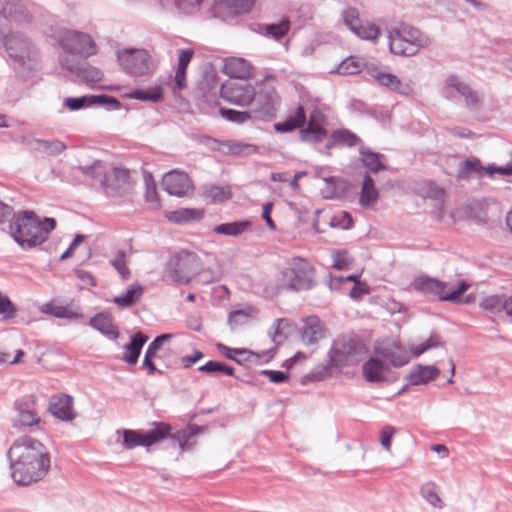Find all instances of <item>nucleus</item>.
Wrapping results in <instances>:
<instances>
[{"label": "nucleus", "instance_id": "obj_17", "mask_svg": "<svg viewBox=\"0 0 512 512\" xmlns=\"http://www.w3.org/2000/svg\"><path fill=\"white\" fill-rule=\"evenodd\" d=\"M63 105L71 111H77L95 105L110 106L112 109H119L121 106L118 99L104 94L84 95L78 98L68 97L64 99Z\"/></svg>", "mask_w": 512, "mask_h": 512}, {"label": "nucleus", "instance_id": "obj_19", "mask_svg": "<svg viewBox=\"0 0 512 512\" xmlns=\"http://www.w3.org/2000/svg\"><path fill=\"white\" fill-rule=\"evenodd\" d=\"M326 125L327 120L324 114L317 109L313 110L306 129L301 131L302 140L311 143L323 141L327 137Z\"/></svg>", "mask_w": 512, "mask_h": 512}, {"label": "nucleus", "instance_id": "obj_6", "mask_svg": "<svg viewBox=\"0 0 512 512\" xmlns=\"http://www.w3.org/2000/svg\"><path fill=\"white\" fill-rule=\"evenodd\" d=\"M117 62L121 69L131 77L149 75L154 70V61L148 50L128 47L116 52Z\"/></svg>", "mask_w": 512, "mask_h": 512}, {"label": "nucleus", "instance_id": "obj_54", "mask_svg": "<svg viewBox=\"0 0 512 512\" xmlns=\"http://www.w3.org/2000/svg\"><path fill=\"white\" fill-rule=\"evenodd\" d=\"M264 34L276 40L281 39L289 30V22L282 20L279 23L267 24L263 26Z\"/></svg>", "mask_w": 512, "mask_h": 512}, {"label": "nucleus", "instance_id": "obj_15", "mask_svg": "<svg viewBox=\"0 0 512 512\" xmlns=\"http://www.w3.org/2000/svg\"><path fill=\"white\" fill-rule=\"evenodd\" d=\"M59 63L63 69L75 74L80 81L88 86H93L103 79L102 71L88 62H78L68 56H61Z\"/></svg>", "mask_w": 512, "mask_h": 512}, {"label": "nucleus", "instance_id": "obj_47", "mask_svg": "<svg viewBox=\"0 0 512 512\" xmlns=\"http://www.w3.org/2000/svg\"><path fill=\"white\" fill-rule=\"evenodd\" d=\"M220 114L228 121L242 124L247 121H255L252 109L250 111H237L234 109L221 108Z\"/></svg>", "mask_w": 512, "mask_h": 512}, {"label": "nucleus", "instance_id": "obj_43", "mask_svg": "<svg viewBox=\"0 0 512 512\" xmlns=\"http://www.w3.org/2000/svg\"><path fill=\"white\" fill-rule=\"evenodd\" d=\"M353 34L360 39L367 40L375 44L381 36V31L374 23L365 21L361 22Z\"/></svg>", "mask_w": 512, "mask_h": 512}, {"label": "nucleus", "instance_id": "obj_61", "mask_svg": "<svg viewBox=\"0 0 512 512\" xmlns=\"http://www.w3.org/2000/svg\"><path fill=\"white\" fill-rule=\"evenodd\" d=\"M396 433V429L393 426L387 425L382 428L380 432L381 445L387 450L391 449V439Z\"/></svg>", "mask_w": 512, "mask_h": 512}, {"label": "nucleus", "instance_id": "obj_14", "mask_svg": "<svg viewBox=\"0 0 512 512\" xmlns=\"http://www.w3.org/2000/svg\"><path fill=\"white\" fill-rule=\"evenodd\" d=\"M374 351L378 357L386 359L394 367L404 366L410 360L408 351L397 339L377 340L374 345Z\"/></svg>", "mask_w": 512, "mask_h": 512}, {"label": "nucleus", "instance_id": "obj_9", "mask_svg": "<svg viewBox=\"0 0 512 512\" xmlns=\"http://www.w3.org/2000/svg\"><path fill=\"white\" fill-rule=\"evenodd\" d=\"M170 431V425L163 422L155 423L154 428L147 432L123 429L122 447L124 449H133L138 446L148 447L165 439Z\"/></svg>", "mask_w": 512, "mask_h": 512}, {"label": "nucleus", "instance_id": "obj_51", "mask_svg": "<svg viewBox=\"0 0 512 512\" xmlns=\"http://www.w3.org/2000/svg\"><path fill=\"white\" fill-rule=\"evenodd\" d=\"M229 153L238 155H251L257 152V146L240 141L228 140L223 143Z\"/></svg>", "mask_w": 512, "mask_h": 512}, {"label": "nucleus", "instance_id": "obj_40", "mask_svg": "<svg viewBox=\"0 0 512 512\" xmlns=\"http://www.w3.org/2000/svg\"><path fill=\"white\" fill-rule=\"evenodd\" d=\"M129 99L156 103L163 99V89L160 86L150 87L146 90H134L126 95Z\"/></svg>", "mask_w": 512, "mask_h": 512}, {"label": "nucleus", "instance_id": "obj_52", "mask_svg": "<svg viewBox=\"0 0 512 512\" xmlns=\"http://www.w3.org/2000/svg\"><path fill=\"white\" fill-rule=\"evenodd\" d=\"M36 148L49 155H57L66 149V145L59 140H37Z\"/></svg>", "mask_w": 512, "mask_h": 512}, {"label": "nucleus", "instance_id": "obj_57", "mask_svg": "<svg viewBox=\"0 0 512 512\" xmlns=\"http://www.w3.org/2000/svg\"><path fill=\"white\" fill-rule=\"evenodd\" d=\"M111 265L117 270L122 279L126 280L129 278L130 271L126 265L124 251H118L116 257L111 260Z\"/></svg>", "mask_w": 512, "mask_h": 512}, {"label": "nucleus", "instance_id": "obj_63", "mask_svg": "<svg viewBox=\"0 0 512 512\" xmlns=\"http://www.w3.org/2000/svg\"><path fill=\"white\" fill-rule=\"evenodd\" d=\"M511 161L505 165V166H495V165H488L485 168V171L489 175H493L494 173H498L501 175H512V152L510 154Z\"/></svg>", "mask_w": 512, "mask_h": 512}, {"label": "nucleus", "instance_id": "obj_45", "mask_svg": "<svg viewBox=\"0 0 512 512\" xmlns=\"http://www.w3.org/2000/svg\"><path fill=\"white\" fill-rule=\"evenodd\" d=\"M358 141L359 138L349 130H337L333 132L331 139L326 144V147L331 148L337 144L353 146L356 145Z\"/></svg>", "mask_w": 512, "mask_h": 512}, {"label": "nucleus", "instance_id": "obj_42", "mask_svg": "<svg viewBox=\"0 0 512 512\" xmlns=\"http://www.w3.org/2000/svg\"><path fill=\"white\" fill-rule=\"evenodd\" d=\"M203 0H158L159 4L166 9L172 7L179 12L189 14L197 10Z\"/></svg>", "mask_w": 512, "mask_h": 512}, {"label": "nucleus", "instance_id": "obj_55", "mask_svg": "<svg viewBox=\"0 0 512 512\" xmlns=\"http://www.w3.org/2000/svg\"><path fill=\"white\" fill-rule=\"evenodd\" d=\"M342 20L344 25L353 33L361 24L359 12L356 8L347 7L342 11Z\"/></svg>", "mask_w": 512, "mask_h": 512}, {"label": "nucleus", "instance_id": "obj_60", "mask_svg": "<svg viewBox=\"0 0 512 512\" xmlns=\"http://www.w3.org/2000/svg\"><path fill=\"white\" fill-rule=\"evenodd\" d=\"M333 263L332 266L337 270H345L351 263V258L348 253L345 251L335 252L333 254Z\"/></svg>", "mask_w": 512, "mask_h": 512}, {"label": "nucleus", "instance_id": "obj_32", "mask_svg": "<svg viewBox=\"0 0 512 512\" xmlns=\"http://www.w3.org/2000/svg\"><path fill=\"white\" fill-rule=\"evenodd\" d=\"M306 120L305 111L302 106H298L293 115L287 117L283 122L275 123L274 129L280 133L294 131L304 125Z\"/></svg>", "mask_w": 512, "mask_h": 512}, {"label": "nucleus", "instance_id": "obj_64", "mask_svg": "<svg viewBox=\"0 0 512 512\" xmlns=\"http://www.w3.org/2000/svg\"><path fill=\"white\" fill-rule=\"evenodd\" d=\"M260 373L261 375L267 376L273 383H282L285 382L288 378V375L282 371L262 370Z\"/></svg>", "mask_w": 512, "mask_h": 512}, {"label": "nucleus", "instance_id": "obj_41", "mask_svg": "<svg viewBox=\"0 0 512 512\" xmlns=\"http://www.w3.org/2000/svg\"><path fill=\"white\" fill-rule=\"evenodd\" d=\"M215 3L218 7L236 15L248 13L254 4V0H215Z\"/></svg>", "mask_w": 512, "mask_h": 512}, {"label": "nucleus", "instance_id": "obj_35", "mask_svg": "<svg viewBox=\"0 0 512 512\" xmlns=\"http://www.w3.org/2000/svg\"><path fill=\"white\" fill-rule=\"evenodd\" d=\"M378 200V192L375 188L373 179L366 175L362 182L359 203L362 207H372Z\"/></svg>", "mask_w": 512, "mask_h": 512}, {"label": "nucleus", "instance_id": "obj_39", "mask_svg": "<svg viewBox=\"0 0 512 512\" xmlns=\"http://www.w3.org/2000/svg\"><path fill=\"white\" fill-rule=\"evenodd\" d=\"M251 226V222L248 220L236 221L232 223H223L213 228V231L217 234L227 236H239L246 232Z\"/></svg>", "mask_w": 512, "mask_h": 512}, {"label": "nucleus", "instance_id": "obj_50", "mask_svg": "<svg viewBox=\"0 0 512 512\" xmlns=\"http://www.w3.org/2000/svg\"><path fill=\"white\" fill-rule=\"evenodd\" d=\"M199 371L208 373L211 375L216 374H225L227 376H233L234 375V369L231 366H228L227 364L223 362L218 361H208L204 365L200 366L198 368Z\"/></svg>", "mask_w": 512, "mask_h": 512}, {"label": "nucleus", "instance_id": "obj_16", "mask_svg": "<svg viewBox=\"0 0 512 512\" xmlns=\"http://www.w3.org/2000/svg\"><path fill=\"white\" fill-rule=\"evenodd\" d=\"M162 187L169 194L176 197H184L194 189L188 174L179 170L167 172L162 179Z\"/></svg>", "mask_w": 512, "mask_h": 512}, {"label": "nucleus", "instance_id": "obj_48", "mask_svg": "<svg viewBox=\"0 0 512 512\" xmlns=\"http://www.w3.org/2000/svg\"><path fill=\"white\" fill-rule=\"evenodd\" d=\"M216 347L223 356H225L228 359L235 360L238 363L248 360L249 357L252 355V353H250L246 349L229 348L222 343H218Z\"/></svg>", "mask_w": 512, "mask_h": 512}, {"label": "nucleus", "instance_id": "obj_28", "mask_svg": "<svg viewBox=\"0 0 512 512\" xmlns=\"http://www.w3.org/2000/svg\"><path fill=\"white\" fill-rule=\"evenodd\" d=\"M387 369V365L381 361L377 355L364 362L362 366V372L366 381L371 383L383 381Z\"/></svg>", "mask_w": 512, "mask_h": 512}, {"label": "nucleus", "instance_id": "obj_34", "mask_svg": "<svg viewBox=\"0 0 512 512\" xmlns=\"http://www.w3.org/2000/svg\"><path fill=\"white\" fill-rule=\"evenodd\" d=\"M508 297L502 295H489L482 297L479 307L491 314H498L502 311L507 313Z\"/></svg>", "mask_w": 512, "mask_h": 512}, {"label": "nucleus", "instance_id": "obj_7", "mask_svg": "<svg viewBox=\"0 0 512 512\" xmlns=\"http://www.w3.org/2000/svg\"><path fill=\"white\" fill-rule=\"evenodd\" d=\"M413 288L423 294L438 296L439 300L452 303L461 302L462 295L469 288V284L460 281L456 288H448L446 282L439 281L427 275H420L412 282Z\"/></svg>", "mask_w": 512, "mask_h": 512}, {"label": "nucleus", "instance_id": "obj_58", "mask_svg": "<svg viewBox=\"0 0 512 512\" xmlns=\"http://www.w3.org/2000/svg\"><path fill=\"white\" fill-rule=\"evenodd\" d=\"M16 313V308L14 304L10 301V299L2 295L0 292V317L3 320H8L14 317Z\"/></svg>", "mask_w": 512, "mask_h": 512}, {"label": "nucleus", "instance_id": "obj_22", "mask_svg": "<svg viewBox=\"0 0 512 512\" xmlns=\"http://www.w3.org/2000/svg\"><path fill=\"white\" fill-rule=\"evenodd\" d=\"M130 171L125 168L115 167L107 171L103 187L108 195L118 193L129 183Z\"/></svg>", "mask_w": 512, "mask_h": 512}, {"label": "nucleus", "instance_id": "obj_33", "mask_svg": "<svg viewBox=\"0 0 512 512\" xmlns=\"http://www.w3.org/2000/svg\"><path fill=\"white\" fill-rule=\"evenodd\" d=\"M203 210L194 208H179L166 213V218L175 224L187 223L194 220H200L203 217Z\"/></svg>", "mask_w": 512, "mask_h": 512}, {"label": "nucleus", "instance_id": "obj_11", "mask_svg": "<svg viewBox=\"0 0 512 512\" xmlns=\"http://www.w3.org/2000/svg\"><path fill=\"white\" fill-rule=\"evenodd\" d=\"M221 97L235 105L248 106L256 95L254 87L245 80H229L222 84Z\"/></svg>", "mask_w": 512, "mask_h": 512}, {"label": "nucleus", "instance_id": "obj_26", "mask_svg": "<svg viewBox=\"0 0 512 512\" xmlns=\"http://www.w3.org/2000/svg\"><path fill=\"white\" fill-rule=\"evenodd\" d=\"M224 73L235 80H244L251 76L252 68L248 61L243 58L232 57L224 63Z\"/></svg>", "mask_w": 512, "mask_h": 512}, {"label": "nucleus", "instance_id": "obj_36", "mask_svg": "<svg viewBox=\"0 0 512 512\" xmlns=\"http://www.w3.org/2000/svg\"><path fill=\"white\" fill-rule=\"evenodd\" d=\"M421 497L433 508L442 509L444 503L439 496V487L433 481H427L420 487Z\"/></svg>", "mask_w": 512, "mask_h": 512}, {"label": "nucleus", "instance_id": "obj_4", "mask_svg": "<svg viewBox=\"0 0 512 512\" xmlns=\"http://www.w3.org/2000/svg\"><path fill=\"white\" fill-rule=\"evenodd\" d=\"M387 38L390 52L398 56H414L431 45L428 35L406 24L389 30Z\"/></svg>", "mask_w": 512, "mask_h": 512}, {"label": "nucleus", "instance_id": "obj_37", "mask_svg": "<svg viewBox=\"0 0 512 512\" xmlns=\"http://www.w3.org/2000/svg\"><path fill=\"white\" fill-rule=\"evenodd\" d=\"M143 287L139 284L130 285L121 295L115 296L113 302L119 307H130L142 296Z\"/></svg>", "mask_w": 512, "mask_h": 512}, {"label": "nucleus", "instance_id": "obj_46", "mask_svg": "<svg viewBox=\"0 0 512 512\" xmlns=\"http://www.w3.org/2000/svg\"><path fill=\"white\" fill-rule=\"evenodd\" d=\"M361 159L363 165L371 172L377 173L381 170H385V165L380 160V155L370 150H360Z\"/></svg>", "mask_w": 512, "mask_h": 512}, {"label": "nucleus", "instance_id": "obj_2", "mask_svg": "<svg viewBox=\"0 0 512 512\" xmlns=\"http://www.w3.org/2000/svg\"><path fill=\"white\" fill-rule=\"evenodd\" d=\"M1 42L12 60L16 74L23 80L31 78L40 68L39 53L22 33L11 32L1 36Z\"/></svg>", "mask_w": 512, "mask_h": 512}, {"label": "nucleus", "instance_id": "obj_59", "mask_svg": "<svg viewBox=\"0 0 512 512\" xmlns=\"http://www.w3.org/2000/svg\"><path fill=\"white\" fill-rule=\"evenodd\" d=\"M255 97L259 98V101L279 103L278 94L275 88L269 84H263Z\"/></svg>", "mask_w": 512, "mask_h": 512}, {"label": "nucleus", "instance_id": "obj_21", "mask_svg": "<svg viewBox=\"0 0 512 512\" xmlns=\"http://www.w3.org/2000/svg\"><path fill=\"white\" fill-rule=\"evenodd\" d=\"M191 256L177 255L171 258L165 270V276L175 282H188L190 279V272L187 270Z\"/></svg>", "mask_w": 512, "mask_h": 512}, {"label": "nucleus", "instance_id": "obj_62", "mask_svg": "<svg viewBox=\"0 0 512 512\" xmlns=\"http://www.w3.org/2000/svg\"><path fill=\"white\" fill-rule=\"evenodd\" d=\"M479 168L480 163L478 160H466L458 171V177L468 178L470 172L478 171Z\"/></svg>", "mask_w": 512, "mask_h": 512}, {"label": "nucleus", "instance_id": "obj_13", "mask_svg": "<svg viewBox=\"0 0 512 512\" xmlns=\"http://www.w3.org/2000/svg\"><path fill=\"white\" fill-rule=\"evenodd\" d=\"M460 95L465 105L470 110H478L480 108V97L468 84L460 81L456 76H449L442 88V95L447 99H455L456 95Z\"/></svg>", "mask_w": 512, "mask_h": 512}, {"label": "nucleus", "instance_id": "obj_1", "mask_svg": "<svg viewBox=\"0 0 512 512\" xmlns=\"http://www.w3.org/2000/svg\"><path fill=\"white\" fill-rule=\"evenodd\" d=\"M14 482L27 486L42 480L50 468V455L39 440L30 436L17 438L8 450Z\"/></svg>", "mask_w": 512, "mask_h": 512}, {"label": "nucleus", "instance_id": "obj_31", "mask_svg": "<svg viewBox=\"0 0 512 512\" xmlns=\"http://www.w3.org/2000/svg\"><path fill=\"white\" fill-rule=\"evenodd\" d=\"M89 324L101 334L111 339H116L119 336L118 328L114 325L113 319L109 314L99 313L90 319Z\"/></svg>", "mask_w": 512, "mask_h": 512}, {"label": "nucleus", "instance_id": "obj_44", "mask_svg": "<svg viewBox=\"0 0 512 512\" xmlns=\"http://www.w3.org/2000/svg\"><path fill=\"white\" fill-rule=\"evenodd\" d=\"M202 193L205 197L213 201L222 202L231 197L229 187L206 184L202 187Z\"/></svg>", "mask_w": 512, "mask_h": 512}, {"label": "nucleus", "instance_id": "obj_53", "mask_svg": "<svg viewBox=\"0 0 512 512\" xmlns=\"http://www.w3.org/2000/svg\"><path fill=\"white\" fill-rule=\"evenodd\" d=\"M362 62L355 57H348L344 59L336 69L340 75H355L361 71Z\"/></svg>", "mask_w": 512, "mask_h": 512}, {"label": "nucleus", "instance_id": "obj_29", "mask_svg": "<svg viewBox=\"0 0 512 512\" xmlns=\"http://www.w3.org/2000/svg\"><path fill=\"white\" fill-rule=\"evenodd\" d=\"M193 54L194 51L192 49L180 50L178 56V66L174 76L173 91L186 88V70L193 57Z\"/></svg>", "mask_w": 512, "mask_h": 512}, {"label": "nucleus", "instance_id": "obj_10", "mask_svg": "<svg viewBox=\"0 0 512 512\" xmlns=\"http://www.w3.org/2000/svg\"><path fill=\"white\" fill-rule=\"evenodd\" d=\"M364 349L363 343L357 340L336 341L329 353L330 364L339 368L354 365L360 361Z\"/></svg>", "mask_w": 512, "mask_h": 512}, {"label": "nucleus", "instance_id": "obj_30", "mask_svg": "<svg viewBox=\"0 0 512 512\" xmlns=\"http://www.w3.org/2000/svg\"><path fill=\"white\" fill-rule=\"evenodd\" d=\"M148 337L142 332H137L131 337L130 343L124 346V361L129 365H135Z\"/></svg>", "mask_w": 512, "mask_h": 512}, {"label": "nucleus", "instance_id": "obj_12", "mask_svg": "<svg viewBox=\"0 0 512 512\" xmlns=\"http://www.w3.org/2000/svg\"><path fill=\"white\" fill-rule=\"evenodd\" d=\"M14 411L16 412L13 418L14 427L33 428L38 426L41 422L36 397L34 395H25L17 399L14 402Z\"/></svg>", "mask_w": 512, "mask_h": 512}, {"label": "nucleus", "instance_id": "obj_20", "mask_svg": "<svg viewBox=\"0 0 512 512\" xmlns=\"http://www.w3.org/2000/svg\"><path fill=\"white\" fill-rule=\"evenodd\" d=\"M368 74L380 85L391 91L398 92L401 95L409 96L413 93V88L408 83H402L394 74L384 72L378 67H368Z\"/></svg>", "mask_w": 512, "mask_h": 512}, {"label": "nucleus", "instance_id": "obj_56", "mask_svg": "<svg viewBox=\"0 0 512 512\" xmlns=\"http://www.w3.org/2000/svg\"><path fill=\"white\" fill-rule=\"evenodd\" d=\"M145 183H146V192L145 198L146 201L151 205L153 209L159 208V199L157 194V189L154 181L152 180V176L150 174H145Z\"/></svg>", "mask_w": 512, "mask_h": 512}, {"label": "nucleus", "instance_id": "obj_3", "mask_svg": "<svg viewBox=\"0 0 512 512\" xmlns=\"http://www.w3.org/2000/svg\"><path fill=\"white\" fill-rule=\"evenodd\" d=\"M56 227L54 218L45 217L40 221L32 211L18 214L9 225L10 235L23 248L29 249L46 241L48 234Z\"/></svg>", "mask_w": 512, "mask_h": 512}, {"label": "nucleus", "instance_id": "obj_27", "mask_svg": "<svg viewBox=\"0 0 512 512\" xmlns=\"http://www.w3.org/2000/svg\"><path fill=\"white\" fill-rule=\"evenodd\" d=\"M324 336L323 325L316 316L307 317L301 330V338L305 344L311 345Z\"/></svg>", "mask_w": 512, "mask_h": 512}, {"label": "nucleus", "instance_id": "obj_18", "mask_svg": "<svg viewBox=\"0 0 512 512\" xmlns=\"http://www.w3.org/2000/svg\"><path fill=\"white\" fill-rule=\"evenodd\" d=\"M0 15L19 25L28 24L32 21L29 8L22 0H0Z\"/></svg>", "mask_w": 512, "mask_h": 512}, {"label": "nucleus", "instance_id": "obj_49", "mask_svg": "<svg viewBox=\"0 0 512 512\" xmlns=\"http://www.w3.org/2000/svg\"><path fill=\"white\" fill-rule=\"evenodd\" d=\"M78 169L85 175L97 179L103 185L107 174V167L102 161H95L90 166H79Z\"/></svg>", "mask_w": 512, "mask_h": 512}, {"label": "nucleus", "instance_id": "obj_8", "mask_svg": "<svg viewBox=\"0 0 512 512\" xmlns=\"http://www.w3.org/2000/svg\"><path fill=\"white\" fill-rule=\"evenodd\" d=\"M54 38L69 58L70 54L90 56L96 53L95 44L86 33L61 29L55 33Z\"/></svg>", "mask_w": 512, "mask_h": 512}, {"label": "nucleus", "instance_id": "obj_25", "mask_svg": "<svg viewBox=\"0 0 512 512\" xmlns=\"http://www.w3.org/2000/svg\"><path fill=\"white\" fill-rule=\"evenodd\" d=\"M42 311L60 319L78 320L83 318L80 306L75 303L67 305L49 303L44 306Z\"/></svg>", "mask_w": 512, "mask_h": 512}, {"label": "nucleus", "instance_id": "obj_5", "mask_svg": "<svg viewBox=\"0 0 512 512\" xmlns=\"http://www.w3.org/2000/svg\"><path fill=\"white\" fill-rule=\"evenodd\" d=\"M312 266L303 258H293L287 262L278 276V289L288 291H304L315 285Z\"/></svg>", "mask_w": 512, "mask_h": 512}, {"label": "nucleus", "instance_id": "obj_24", "mask_svg": "<svg viewBox=\"0 0 512 512\" xmlns=\"http://www.w3.org/2000/svg\"><path fill=\"white\" fill-rule=\"evenodd\" d=\"M439 374L440 370L434 365L418 364L411 369L409 374L406 376V380L409 384L414 386L424 385L431 380L436 379Z\"/></svg>", "mask_w": 512, "mask_h": 512}, {"label": "nucleus", "instance_id": "obj_38", "mask_svg": "<svg viewBox=\"0 0 512 512\" xmlns=\"http://www.w3.org/2000/svg\"><path fill=\"white\" fill-rule=\"evenodd\" d=\"M253 101L254 104L252 111L254 114V119L268 121L274 118L276 115L278 103L259 101V98L257 97H255Z\"/></svg>", "mask_w": 512, "mask_h": 512}, {"label": "nucleus", "instance_id": "obj_23", "mask_svg": "<svg viewBox=\"0 0 512 512\" xmlns=\"http://www.w3.org/2000/svg\"><path fill=\"white\" fill-rule=\"evenodd\" d=\"M50 412L63 421H71L76 417L73 409V398L69 395L53 397L50 402Z\"/></svg>", "mask_w": 512, "mask_h": 512}]
</instances>
